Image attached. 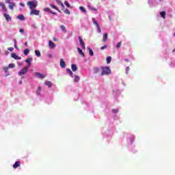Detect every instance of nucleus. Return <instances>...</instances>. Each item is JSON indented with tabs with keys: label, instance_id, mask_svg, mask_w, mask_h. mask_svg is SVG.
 Returning a JSON list of instances; mask_svg holds the SVG:
<instances>
[{
	"label": "nucleus",
	"instance_id": "nucleus-49",
	"mask_svg": "<svg viewBox=\"0 0 175 175\" xmlns=\"http://www.w3.org/2000/svg\"><path fill=\"white\" fill-rule=\"evenodd\" d=\"M63 9L65 8V5H64V3L60 5Z\"/></svg>",
	"mask_w": 175,
	"mask_h": 175
},
{
	"label": "nucleus",
	"instance_id": "nucleus-17",
	"mask_svg": "<svg viewBox=\"0 0 175 175\" xmlns=\"http://www.w3.org/2000/svg\"><path fill=\"white\" fill-rule=\"evenodd\" d=\"M60 29H62V31H63L64 33H66V32H68L66 28L65 27V25H60Z\"/></svg>",
	"mask_w": 175,
	"mask_h": 175
},
{
	"label": "nucleus",
	"instance_id": "nucleus-5",
	"mask_svg": "<svg viewBox=\"0 0 175 175\" xmlns=\"http://www.w3.org/2000/svg\"><path fill=\"white\" fill-rule=\"evenodd\" d=\"M40 13V11L38 10H31V12H30V16H39V14Z\"/></svg>",
	"mask_w": 175,
	"mask_h": 175
},
{
	"label": "nucleus",
	"instance_id": "nucleus-29",
	"mask_svg": "<svg viewBox=\"0 0 175 175\" xmlns=\"http://www.w3.org/2000/svg\"><path fill=\"white\" fill-rule=\"evenodd\" d=\"M107 63L110 64L111 62V57L109 56L107 57Z\"/></svg>",
	"mask_w": 175,
	"mask_h": 175
},
{
	"label": "nucleus",
	"instance_id": "nucleus-54",
	"mask_svg": "<svg viewBox=\"0 0 175 175\" xmlns=\"http://www.w3.org/2000/svg\"><path fill=\"white\" fill-rule=\"evenodd\" d=\"M19 84H23V81H20Z\"/></svg>",
	"mask_w": 175,
	"mask_h": 175
},
{
	"label": "nucleus",
	"instance_id": "nucleus-2",
	"mask_svg": "<svg viewBox=\"0 0 175 175\" xmlns=\"http://www.w3.org/2000/svg\"><path fill=\"white\" fill-rule=\"evenodd\" d=\"M27 4L29 6V9L33 10L38 6V1L35 0L33 1H27Z\"/></svg>",
	"mask_w": 175,
	"mask_h": 175
},
{
	"label": "nucleus",
	"instance_id": "nucleus-33",
	"mask_svg": "<svg viewBox=\"0 0 175 175\" xmlns=\"http://www.w3.org/2000/svg\"><path fill=\"white\" fill-rule=\"evenodd\" d=\"M64 12L66 14H70V11L68 9H66Z\"/></svg>",
	"mask_w": 175,
	"mask_h": 175
},
{
	"label": "nucleus",
	"instance_id": "nucleus-51",
	"mask_svg": "<svg viewBox=\"0 0 175 175\" xmlns=\"http://www.w3.org/2000/svg\"><path fill=\"white\" fill-rule=\"evenodd\" d=\"M48 56L49 57V58H53V55L51 54H49Z\"/></svg>",
	"mask_w": 175,
	"mask_h": 175
},
{
	"label": "nucleus",
	"instance_id": "nucleus-48",
	"mask_svg": "<svg viewBox=\"0 0 175 175\" xmlns=\"http://www.w3.org/2000/svg\"><path fill=\"white\" fill-rule=\"evenodd\" d=\"M41 90H42V88H40V86H39V87L38 88V91L40 92Z\"/></svg>",
	"mask_w": 175,
	"mask_h": 175
},
{
	"label": "nucleus",
	"instance_id": "nucleus-59",
	"mask_svg": "<svg viewBox=\"0 0 175 175\" xmlns=\"http://www.w3.org/2000/svg\"><path fill=\"white\" fill-rule=\"evenodd\" d=\"M22 79H24V77H22Z\"/></svg>",
	"mask_w": 175,
	"mask_h": 175
},
{
	"label": "nucleus",
	"instance_id": "nucleus-43",
	"mask_svg": "<svg viewBox=\"0 0 175 175\" xmlns=\"http://www.w3.org/2000/svg\"><path fill=\"white\" fill-rule=\"evenodd\" d=\"M113 113H118V109H113L112 110Z\"/></svg>",
	"mask_w": 175,
	"mask_h": 175
},
{
	"label": "nucleus",
	"instance_id": "nucleus-26",
	"mask_svg": "<svg viewBox=\"0 0 175 175\" xmlns=\"http://www.w3.org/2000/svg\"><path fill=\"white\" fill-rule=\"evenodd\" d=\"M89 53H90V57H94V51L91 48H89Z\"/></svg>",
	"mask_w": 175,
	"mask_h": 175
},
{
	"label": "nucleus",
	"instance_id": "nucleus-58",
	"mask_svg": "<svg viewBox=\"0 0 175 175\" xmlns=\"http://www.w3.org/2000/svg\"><path fill=\"white\" fill-rule=\"evenodd\" d=\"M174 51H175V49L173 50V53H174Z\"/></svg>",
	"mask_w": 175,
	"mask_h": 175
},
{
	"label": "nucleus",
	"instance_id": "nucleus-32",
	"mask_svg": "<svg viewBox=\"0 0 175 175\" xmlns=\"http://www.w3.org/2000/svg\"><path fill=\"white\" fill-rule=\"evenodd\" d=\"M44 12H49V13H51V10L49 8H46L44 9Z\"/></svg>",
	"mask_w": 175,
	"mask_h": 175
},
{
	"label": "nucleus",
	"instance_id": "nucleus-46",
	"mask_svg": "<svg viewBox=\"0 0 175 175\" xmlns=\"http://www.w3.org/2000/svg\"><path fill=\"white\" fill-rule=\"evenodd\" d=\"M91 10H94V12L98 11V10H97L96 8H92Z\"/></svg>",
	"mask_w": 175,
	"mask_h": 175
},
{
	"label": "nucleus",
	"instance_id": "nucleus-8",
	"mask_svg": "<svg viewBox=\"0 0 175 175\" xmlns=\"http://www.w3.org/2000/svg\"><path fill=\"white\" fill-rule=\"evenodd\" d=\"M36 77H38V79H44V75L40 74V72H35Z\"/></svg>",
	"mask_w": 175,
	"mask_h": 175
},
{
	"label": "nucleus",
	"instance_id": "nucleus-7",
	"mask_svg": "<svg viewBox=\"0 0 175 175\" xmlns=\"http://www.w3.org/2000/svg\"><path fill=\"white\" fill-rule=\"evenodd\" d=\"M21 165V161H16L15 163L13 165V167L14 169H17V167H20Z\"/></svg>",
	"mask_w": 175,
	"mask_h": 175
},
{
	"label": "nucleus",
	"instance_id": "nucleus-28",
	"mask_svg": "<svg viewBox=\"0 0 175 175\" xmlns=\"http://www.w3.org/2000/svg\"><path fill=\"white\" fill-rule=\"evenodd\" d=\"M79 9L81 12H83V13L87 12V10H85V8H84V7H83V6L79 7Z\"/></svg>",
	"mask_w": 175,
	"mask_h": 175
},
{
	"label": "nucleus",
	"instance_id": "nucleus-24",
	"mask_svg": "<svg viewBox=\"0 0 175 175\" xmlns=\"http://www.w3.org/2000/svg\"><path fill=\"white\" fill-rule=\"evenodd\" d=\"M160 16L163 17V18H166V12L163 11L160 12Z\"/></svg>",
	"mask_w": 175,
	"mask_h": 175
},
{
	"label": "nucleus",
	"instance_id": "nucleus-23",
	"mask_svg": "<svg viewBox=\"0 0 175 175\" xmlns=\"http://www.w3.org/2000/svg\"><path fill=\"white\" fill-rule=\"evenodd\" d=\"M99 72H100V68L98 67H95L94 68V73L96 74V73H99Z\"/></svg>",
	"mask_w": 175,
	"mask_h": 175
},
{
	"label": "nucleus",
	"instance_id": "nucleus-1",
	"mask_svg": "<svg viewBox=\"0 0 175 175\" xmlns=\"http://www.w3.org/2000/svg\"><path fill=\"white\" fill-rule=\"evenodd\" d=\"M101 76H106L107 75H110L111 73V70L109 67H101Z\"/></svg>",
	"mask_w": 175,
	"mask_h": 175
},
{
	"label": "nucleus",
	"instance_id": "nucleus-27",
	"mask_svg": "<svg viewBox=\"0 0 175 175\" xmlns=\"http://www.w3.org/2000/svg\"><path fill=\"white\" fill-rule=\"evenodd\" d=\"M34 53L37 57H40L41 54L40 51L36 50Z\"/></svg>",
	"mask_w": 175,
	"mask_h": 175
},
{
	"label": "nucleus",
	"instance_id": "nucleus-9",
	"mask_svg": "<svg viewBox=\"0 0 175 175\" xmlns=\"http://www.w3.org/2000/svg\"><path fill=\"white\" fill-rule=\"evenodd\" d=\"M49 48L55 49V43L53 42V41L51 40H49Z\"/></svg>",
	"mask_w": 175,
	"mask_h": 175
},
{
	"label": "nucleus",
	"instance_id": "nucleus-45",
	"mask_svg": "<svg viewBox=\"0 0 175 175\" xmlns=\"http://www.w3.org/2000/svg\"><path fill=\"white\" fill-rule=\"evenodd\" d=\"M129 70V67H126V73L128 75V71Z\"/></svg>",
	"mask_w": 175,
	"mask_h": 175
},
{
	"label": "nucleus",
	"instance_id": "nucleus-19",
	"mask_svg": "<svg viewBox=\"0 0 175 175\" xmlns=\"http://www.w3.org/2000/svg\"><path fill=\"white\" fill-rule=\"evenodd\" d=\"M77 51L79 54H80L82 57H85V55L83 53V50L80 48H77Z\"/></svg>",
	"mask_w": 175,
	"mask_h": 175
},
{
	"label": "nucleus",
	"instance_id": "nucleus-47",
	"mask_svg": "<svg viewBox=\"0 0 175 175\" xmlns=\"http://www.w3.org/2000/svg\"><path fill=\"white\" fill-rule=\"evenodd\" d=\"M51 14H54L55 16H57V12H54L53 11L51 12Z\"/></svg>",
	"mask_w": 175,
	"mask_h": 175
},
{
	"label": "nucleus",
	"instance_id": "nucleus-13",
	"mask_svg": "<svg viewBox=\"0 0 175 175\" xmlns=\"http://www.w3.org/2000/svg\"><path fill=\"white\" fill-rule=\"evenodd\" d=\"M11 57L14 58V59H21V57L17 56L16 53H12Z\"/></svg>",
	"mask_w": 175,
	"mask_h": 175
},
{
	"label": "nucleus",
	"instance_id": "nucleus-37",
	"mask_svg": "<svg viewBox=\"0 0 175 175\" xmlns=\"http://www.w3.org/2000/svg\"><path fill=\"white\" fill-rule=\"evenodd\" d=\"M3 70L5 73L9 70V67H3Z\"/></svg>",
	"mask_w": 175,
	"mask_h": 175
},
{
	"label": "nucleus",
	"instance_id": "nucleus-44",
	"mask_svg": "<svg viewBox=\"0 0 175 175\" xmlns=\"http://www.w3.org/2000/svg\"><path fill=\"white\" fill-rule=\"evenodd\" d=\"M19 32H21V33H24V29H21L19 30Z\"/></svg>",
	"mask_w": 175,
	"mask_h": 175
},
{
	"label": "nucleus",
	"instance_id": "nucleus-14",
	"mask_svg": "<svg viewBox=\"0 0 175 175\" xmlns=\"http://www.w3.org/2000/svg\"><path fill=\"white\" fill-rule=\"evenodd\" d=\"M60 66H61V68H65V66H66V64H65V62L64 61V59H60Z\"/></svg>",
	"mask_w": 175,
	"mask_h": 175
},
{
	"label": "nucleus",
	"instance_id": "nucleus-15",
	"mask_svg": "<svg viewBox=\"0 0 175 175\" xmlns=\"http://www.w3.org/2000/svg\"><path fill=\"white\" fill-rule=\"evenodd\" d=\"M71 69H72V72H77V66H76V64H72Z\"/></svg>",
	"mask_w": 175,
	"mask_h": 175
},
{
	"label": "nucleus",
	"instance_id": "nucleus-38",
	"mask_svg": "<svg viewBox=\"0 0 175 175\" xmlns=\"http://www.w3.org/2000/svg\"><path fill=\"white\" fill-rule=\"evenodd\" d=\"M117 49H120L121 47V42L116 44Z\"/></svg>",
	"mask_w": 175,
	"mask_h": 175
},
{
	"label": "nucleus",
	"instance_id": "nucleus-31",
	"mask_svg": "<svg viewBox=\"0 0 175 175\" xmlns=\"http://www.w3.org/2000/svg\"><path fill=\"white\" fill-rule=\"evenodd\" d=\"M64 5H66L67 8H70V4H69V2H68V1H64Z\"/></svg>",
	"mask_w": 175,
	"mask_h": 175
},
{
	"label": "nucleus",
	"instance_id": "nucleus-25",
	"mask_svg": "<svg viewBox=\"0 0 175 175\" xmlns=\"http://www.w3.org/2000/svg\"><path fill=\"white\" fill-rule=\"evenodd\" d=\"M45 85H48V87L50 88H51V85H53V84L51 83V82L49 81H45Z\"/></svg>",
	"mask_w": 175,
	"mask_h": 175
},
{
	"label": "nucleus",
	"instance_id": "nucleus-16",
	"mask_svg": "<svg viewBox=\"0 0 175 175\" xmlns=\"http://www.w3.org/2000/svg\"><path fill=\"white\" fill-rule=\"evenodd\" d=\"M50 6L52 8V9H55V10H57L59 13H61V11L58 9V7L55 6L54 4H50Z\"/></svg>",
	"mask_w": 175,
	"mask_h": 175
},
{
	"label": "nucleus",
	"instance_id": "nucleus-21",
	"mask_svg": "<svg viewBox=\"0 0 175 175\" xmlns=\"http://www.w3.org/2000/svg\"><path fill=\"white\" fill-rule=\"evenodd\" d=\"M106 40H107V33L103 34V42L105 43Z\"/></svg>",
	"mask_w": 175,
	"mask_h": 175
},
{
	"label": "nucleus",
	"instance_id": "nucleus-57",
	"mask_svg": "<svg viewBox=\"0 0 175 175\" xmlns=\"http://www.w3.org/2000/svg\"><path fill=\"white\" fill-rule=\"evenodd\" d=\"M109 20H111V18L110 16H109Z\"/></svg>",
	"mask_w": 175,
	"mask_h": 175
},
{
	"label": "nucleus",
	"instance_id": "nucleus-30",
	"mask_svg": "<svg viewBox=\"0 0 175 175\" xmlns=\"http://www.w3.org/2000/svg\"><path fill=\"white\" fill-rule=\"evenodd\" d=\"M24 54L25 55H28V54H29V49H26L25 51H24Z\"/></svg>",
	"mask_w": 175,
	"mask_h": 175
},
{
	"label": "nucleus",
	"instance_id": "nucleus-41",
	"mask_svg": "<svg viewBox=\"0 0 175 175\" xmlns=\"http://www.w3.org/2000/svg\"><path fill=\"white\" fill-rule=\"evenodd\" d=\"M8 50H9V51H13V50H14V48L10 47V48L8 49Z\"/></svg>",
	"mask_w": 175,
	"mask_h": 175
},
{
	"label": "nucleus",
	"instance_id": "nucleus-10",
	"mask_svg": "<svg viewBox=\"0 0 175 175\" xmlns=\"http://www.w3.org/2000/svg\"><path fill=\"white\" fill-rule=\"evenodd\" d=\"M9 4V8L11 10H13V9H14L15 6H16V3H12V2H8Z\"/></svg>",
	"mask_w": 175,
	"mask_h": 175
},
{
	"label": "nucleus",
	"instance_id": "nucleus-12",
	"mask_svg": "<svg viewBox=\"0 0 175 175\" xmlns=\"http://www.w3.org/2000/svg\"><path fill=\"white\" fill-rule=\"evenodd\" d=\"M16 18H18V20H21V21H24V20H25V16L23 14H19L16 16Z\"/></svg>",
	"mask_w": 175,
	"mask_h": 175
},
{
	"label": "nucleus",
	"instance_id": "nucleus-22",
	"mask_svg": "<svg viewBox=\"0 0 175 175\" xmlns=\"http://www.w3.org/2000/svg\"><path fill=\"white\" fill-rule=\"evenodd\" d=\"M66 72L67 73H68V75H70L71 77H73V72H72V70H70V68H67Z\"/></svg>",
	"mask_w": 175,
	"mask_h": 175
},
{
	"label": "nucleus",
	"instance_id": "nucleus-50",
	"mask_svg": "<svg viewBox=\"0 0 175 175\" xmlns=\"http://www.w3.org/2000/svg\"><path fill=\"white\" fill-rule=\"evenodd\" d=\"M53 41L54 42H58V39L55 38H53Z\"/></svg>",
	"mask_w": 175,
	"mask_h": 175
},
{
	"label": "nucleus",
	"instance_id": "nucleus-53",
	"mask_svg": "<svg viewBox=\"0 0 175 175\" xmlns=\"http://www.w3.org/2000/svg\"><path fill=\"white\" fill-rule=\"evenodd\" d=\"M37 95H40V92H39L38 90L37 91Z\"/></svg>",
	"mask_w": 175,
	"mask_h": 175
},
{
	"label": "nucleus",
	"instance_id": "nucleus-34",
	"mask_svg": "<svg viewBox=\"0 0 175 175\" xmlns=\"http://www.w3.org/2000/svg\"><path fill=\"white\" fill-rule=\"evenodd\" d=\"M79 80H80V77H79L78 76H75V81L76 83H77L79 81Z\"/></svg>",
	"mask_w": 175,
	"mask_h": 175
},
{
	"label": "nucleus",
	"instance_id": "nucleus-6",
	"mask_svg": "<svg viewBox=\"0 0 175 175\" xmlns=\"http://www.w3.org/2000/svg\"><path fill=\"white\" fill-rule=\"evenodd\" d=\"M79 43L81 46H82L83 50H85V44L84 43V41L83 40V38L81 37H79Z\"/></svg>",
	"mask_w": 175,
	"mask_h": 175
},
{
	"label": "nucleus",
	"instance_id": "nucleus-20",
	"mask_svg": "<svg viewBox=\"0 0 175 175\" xmlns=\"http://www.w3.org/2000/svg\"><path fill=\"white\" fill-rule=\"evenodd\" d=\"M31 61H32V57H30L29 59H27L25 60V62H27V64H28V68H29V66H31Z\"/></svg>",
	"mask_w": 175,
	"mask_h": 175
},
{
	"label": "nucleus",
	"instance_id": "nucleus-39",
	"mask_svg": "<svg viewBox=\"0 0 175 175\" xmlns=\"http://www.w3.org/2000/svg\"><path fill=\"white\" fill-rule=\"evenodd\" d=\"M105 49H107V45H104L103 46L100 47V50H105Z\"/></svg>",
	"mask_w": 175,
	"mask_h": 175
},
{
	"label": "nucleus",
	"instance_id": "nucleus-56",
	"mask_svg": "<svg viewBox=\"0 0 175 175\" xmlns=\"http://www.w3.org/2000/svg\"><path fill=\"white\" fill-rule=\"evenodd\" d=\"M124 61H129V59H124Z\"/></svg>",
	"mask_w": 175,
	"mask_h": 175
},
{
	"label": "nucleus",
	"instance_id": "nucleus-36",
	"mask_svg": "<svg viewBox=\"0 0 175 175\" xmlns=\"http://www.w3.org/2000/svg\"><path fill=\"white\" fill-rule=\"evenodd\" d=\"M14 66H15L14 64H10L8 66V68H14Z\"/></svg>",
	"mask_w": 175,
	"mask_h": 175
},
{
	"label": "nucleus",
	"instance_id": "nucleus-4",
	"mask_svg": "<svg viewBox=\"0 0 175 175\" xmlns=\"http://www.w3.org/2000/svg\"><path fill=\"white\" fill-rule=\"evenodd\" d=\"M92 21H93V24H94V25H96L97 28V32L98 33H100V32H102V30L100 29V26H99V23H98V22L95 20V18H92Z\"/></svg>",
	"mask_w": 175,
	"mask_h": 175
},
{
	"label": "nucleus",
	"instance_id": "nucleus-11",
	"mask_svg": "<svg viewBox=\"0 0 175 175\" xmlns=\"http://www.w3.org/2000/svg\"><path fill=\"white\" fill-rule=\"evenodd\" d=\"M4 17L6 20V21L9 22L10 21V20H12V17H10V15H9L8 14H4Z\"/></svg>",
	"mask_w": 175,
	"mask_h": 175
},
{
	"label": "nucleus",
	"instance_id": "nucleus-3",
	"mask_svg": "<svg viewBox=\"0 0 175 175\" xmlns=\"http://www.w3.org/2000/svg\"><path fill=\"white\" fill-rule=\"evenodd\" d=\"M29 68L25 66L18 72V76H24L26 73H28Z\"/></svg>",
	"mask_w": 175,
	"mask_h": 175
},
{
	"label": "nucleus",
	"instance_id": "nucleus-55",
	"mask_svg": "<svg viewBox=\"0 0 175 175\" xmlns=\"http://www.w3.org/2000/svg\"><path fill=\"white\" fill-rule=\"evenodd\" d=\"M16 42H17V41L16 40V39H14V42L16 43Z\"/></svg>",
	"mask_w": 175,
	"mask_h": 175
},
{
	"label": "nucleus",
	"instance_id": "nucleus-52",
	"mask_svg": "<svg viewBox=\"0 0 175 175\" xmlns=\"http://www.w3.org/2000/svg\"><path fill=\"white\" fill-rule=\"evenodd\" d=\"M25 46H26V47H28V42H25Z\"/></svg>",
	"mask_w": 175,
	"mask_h": 175
},
{
	"label": "nucleus",
	"instance_id": "nucleus-40",
	"mask_svg": "<svg viewBox=\"0 0 175 175\" xmlns=\"http://www.w3.org/2000/svg\"><path fill=\"white\" fill-rule=\"evenodd\" d=\"M19 5L22 6V8H25V4L23 3H20Z\"/></svg>",
	"mask_w": 175,
	"mask_h": 175
},
{
	"label": "nucleus",
	"instance_id": "nucleus-35",
	"mask_svg": "<svg viewBox=\"0 0 175 175\" xmlns=\"http://www.w3.org/2000/svg\"><path fill=\"white\" fill-rule=\"evenodd\" d=\"M57 3H58V5H59L60 6L64 3H62V1H59V0H55Z\"/></svg>",
	"mask_w": 175,
	"mask_h": 175
},
{
	"label": "nucleus",
	"instance_id": "nucleus-42",
	"mask_svg": "<svg viewBox=\"0 0 175 175\" xmlns=\"http://www.w3.org/2000/svg\"><path fill=\"white\" fill-rule=\"evenodd\" d=\"M14 48H15V49H18V48L17 47V41H15V43H14Z\"/></svg>",
	"mask_w": 175,
	"mask_h": 175
},
{
	"label": "nucleus",
	"instance_id": "nucleus-18",
	"mask_svg": "<svg viewBox=\"0 0 175 175\" xmlns=\"http://www.w3.org/2000/svg\"><path fill=\"white\" fill-rule=\"evenodd\" d=\"M0 6L2 8L4 12H8V8H6V5H5L3 3H0Z\"/></svg>",
	"mask_w": 175,
	"mask_h": 175
}]
</instances>
